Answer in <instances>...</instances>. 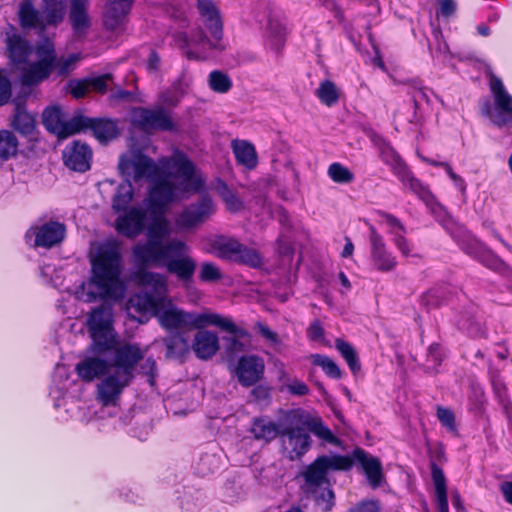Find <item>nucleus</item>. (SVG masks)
I'll use <instances>...</instances> for the list:
<instances>
[{"mask_svg":"<svg viewBox=\"0 0 512 512\" xmlns=\"http://www.w3.org/2000/svg\"><path fill=\"white\" fill-rule=\"evenodd\" d=\"M86 326L89 338L88 349L79 356L75 371L81 381L89 383L96 378V321L93 309L90 311Z\"/></svg>","mask_w":512,"mask_h":512,"instance_id":"17","label":"nucleus"},{"mask_svg":"<svg viewBox=\"0 0 512 512\" xmlns=\"http://www.w3.org/2000/svg\"><path fill=\"white\" fill-rule=\"evenodd\" d=\"M155 318L168 332L180 331V328L200 329L209 325H223L215 313L186 312L178 309L167 297L164 298V303L158 309Z\"/></svg>","mask_w":512,"mask_h":512,"instance_id":"5","label":"nucleus"},{"mask_svg":"<svg viewBox=\"0 0 512 512\" xmlns=\"http://www.w3.org/2000/svg\"><path fill=\"white\" fill-rule=\"evenodd\" d=\"M284 424H277L267 417L253 418L249 431L256 440L270 442L280 436Z\"/></svg>","mask_w":512,"mask_h":512,"instance_id":"36","label":"nucleus"},{"mask_svg":"<svg viewBox=\"0 0 512 512\" xmlns=\"http://www.w3.org/2000/svg\"><path fill=\"white\" fill-rule=\"evenodd\" d=\"M162 343L165 346V358L177 360L184 363L191 351L189 338L183 331H170L165 337L162 338Z\"/></svg>","mask_w":512,"mask_h":512,"instance_id":"29","label":"nucleus"},{"mask_svg":"<svg viewBox=\"0 0 512 512\" xmlns=\"http://www.w3.org/2000/svg\"><path fill=\"white\" fill-rule=\"evenodd\" d=\"M88 1L87 0H72L70 8V21L73 28L81 32L87 28L89 19L87 15Z\"/></svg>","mask_w":512,"mask_h":512,"instance_id":"46","label":"nucleus"},{"mask_svg":"<svg viewBox=\"0 0 512 512\" xmlns=\"http://www.w3.org/2000/svg\"><path fill=\"white\" fill-rule=\"evenodd\" d=\"M86 127V121L81 116H75L70 119L64 118L59 126V131L54 134L61 139L68 138L76 133L81 132Z\"/></svg>","mask_w":512,"mask_h":512,"instance_id":"53","label":"nucleus"},{"mask_svg":"<svg viewBox=\"0 0 512 512\" xmlns=\"http://www.w3.org/2000/svg\"><path fill=\"white\" fill-rule=\"evenodd\" d=\"M89 260L91 265L89 278L77 285L72 293L79 302L90 304L88 316L93 309L96 319V306L94 305L96 300V254L92 250L89 253Z\"/></svg>","mask_w":512,"mask_h":512,"instance_id":"28","label":"nucleus"},{"mask_svg":"<svg viewBox=\"0 0 512 512\" xmlns=\"http://www.w3.org/2000/svg\"><path fill=\"white\" fill-rule=\"evenodd\" d=\"M208 81L210 88L217 93H227L232 87L230 77L220 70L210 72Z\"/></svg>","mask_w":512,"mask_h":512,"instance_id":"60","label":"nucleus"},{"mask_svg":"<svg viewBox=\"0 0 512 512\" xmlns=\"http://www.w3.org/2000/svg\"><path fill=\"white\" fill-rule=\"evenodd\" d=\"M191 350L197 359L208 361L212 359L220 349V341L216 332L205 328L196 329Z\"/></svg>","mask_w":512,"mask_h":512,"instance_id":"24","label":"nucleus"},{"mask_svg":"<svg viewBox=\"0 0 512 512\" xmlns=\"http://www.w3.org/2000/svg\"><path fill=\"white\" fill-rule=\"evenodd\" d=\"M134 0H106L102 11V25L112 37L123 35Z\"/></svg>","mask_w":512,"mask_h":512,"instance_id":"14","label":"nucleus"},{"mask_svg":"<svg viewBox=\"0 0 512 512\" xmlns=\"http://www.w3.org/2000/svg\"><path fill=\"white\" fill-rule=\"evenodd\" d=\"M136 278L140 284L151 288L150 293H153V296L166 297L168 286L164 275L146 269H138Z\"/></svg>","mask_w":512,"mask_h":512,"instance_id":"38","label":"nucleus"},{"mask_svg":"<svg viewBox=\"0 0 512 512\" xmlns=\"http://www.w3.org/2000/svg\"><path fill=\"white\" fill-rule=\"evenodd\" d=\"M107 92H109L108 101L110 105L130 101L133 98L132 92L123 89L120 84L114 82L113 74H98V95Z\"/></svg>","mask_w":512,"mask_h":512,"instance_id":"34","label":"nucleus"},{"mask_svg":"<svg viewBox=\"0 0 512 512\" xmlns=\"http://www.w3.org/2000/svg\"><path fill=\"white\" fill-rule=\"evenodd\" d=\"M241 243L235 239L226 236H217L211 243V249L214 255L222 260L234 262V259L241 250Z\"/></svg>","mask_w":512,"mask_h":512,"instance_id":"39","label":"nucleus"},{"mask_svg":"<svg viewBox=\"0 0 512 512\" xmlns=\"http://www.w3.org/2000/svg\"><path fill=\"white\" fill-rule=\"evenodd\" d=\"M319 100L326 106H332L338 102L339 93L336 85L331 80H324L316 90Z\"/></svg>","mask_w":512,"mask_h":512,"instance_id":"56","label":"nucleus"},{"mask_svg":"<svg viewBox=\"0 0 512 512\" xmlns=\"http://www.w3.org/2000/svg\"><path fill=\"white\" fill-rule=\"evenodd\" d=\"M35 55L37 60L22 73L23 85L33 86L41 83L50 76L53 69H56L60 75L67 74L80 60V55L76 53L57 59L54 44L48 39L36 45Z\"/></svg>","mask_w":512,"mask_h":512,"instance_id":"2","label":"nucleus"},{"mask_svg":"<svg viewBox=\"0 0 512 512\" xmlns=\"http://www.w3.org/2000/svg\"><path fill=\"white\" fill-rule=\"evenodd\" d=\"M149 224L146 223L147 239L156 242L165 243L164 239L170 233L169 223L165 214H149Z\"/></svg>","mask_w":512,"mask_h":512,"instance_id":"42","label":"nucleus"},{"mask_svg":"<svg viewBox=\"0 0 512 512\" xmlns=\"http://www.w3.org/2000/svg\"><path fill=\"white\" fill-rule=\"evenodd\" d=\"M113 322L111 305H98V378L101 377V369L106 363V358L120 345V338L113 327Z\"/></svg>","mask_w":512,"mask_h":512,"instance_id":"7","label":"nucleus"},{"mask_svg":"<svg viewBox=\"0 0 512 512\" xmlns=\"http://www.w3.org/2000/svg\"><path fill=\"white\" fill-rule=\"evenodd\" d=\"M41 275L46 283L57 289H68L64 286L65 276L63 269L53 264H45L41 267Z\"/></svg>","mask_w":512,"mask_h":512,"instance_id":"54","label":"nucleus"},{"mask_svg":"<svg viewBox=\"0 0 512 512\" xmlns=\"http://www.w3.org/2000/svg\"><path fill=\"white\" fill-rule=\"evenodd\" d=\"M175 248L169 252L163 267L167 273L176 279L186 288L194 281L197 271V261L189 255V247L185 241L176 239Z\"/></svg>","mask_w":512,"mask_h":512,"instance_id":"6","label":"nucleus"},{"mask_svg":"<svg viewBox=\"0 0 512 512\" xmlns=\"http://www.w3.org/2000/svg\"><path fill=\"white\" fill-rule=\"evenodd\" d=\"M43 124L53 134L59 131V126L64 120V114L59 107L51 106L46 108L42 114Z\"/></svg>","mask_w":512,"mask_h":512,"instance_id":"58","label":"nucleus"},{"mask_svg":"<svg viewBox=\"0 0 512 512\" xmlns=\"http://www.w3.org/2000/svg\"><path fill=\"white\" fill-rule=\"evenodd\" d=\"M92 152L85 144L73 143L63 151L65 165L75 171L84 172L90 167Z\"/></svg>","mask_w":512,"mask_h":512,"instance_id":"33","label":"nucleus"},{"mask_svg":"<svg viewBox=\"0 0 512 512\" xmlns=\"http://www.w3.org/2000/svg\"><path fill=\"white\" fill-rule=\"evenodd\" d=\"M346 456L352 461V466L358 463L362 467L372 488H378L382 484L384 475L379 458L370 455L361 447H356L351 455Z\"/></svg>","mask_w":512,"mask_h":512,"instance_id":"22","label":"nucleus"},{"mask_svg":"<svg viewBox=\"0 0 512 512\" xmlns=\"http://www.w3.org/2000/svg\"><path fill=\"white\" fill-rule=\"evenodd\" d=\"M220 195L226 205V208L230 212L236 213V212H239L241 209H243L242 200L224 182L222 183V189L220 190Z\"/></svg>","mask_w":512,"mask_h":512,"instance_id":"63","label":"nucleus"},{"mask_svg":"<svg viewBox=\"0 0 512 512\" xmlns=\"http://www.w3.org/2000/svg\"><path fill=\"white\" fill-rule=\"evenodd\" d=\"M215 204L210 196L202 195L198 201L190 203L179 214L176 225L183 230H193L204 224L215 213Z\"/></svg>","mask_w":512,"mask_h":512,"instance_id":"16","label":"nucleus"},{"mask_svg":"<svg viewBox=\"0 0 512 512\" xmlns=\"http://www.w3.org/2000/svg\"><path fill=\"white\" fill-rule=\"evenodd\" d=\"M410 189L418 195V197L423 200L427 205H430L434 202L435 198L429 188L425 186L420 180L417 178L410 176L408 179Z\"/></svg>","mask_w":512,"mask_h":512,"instance_id":"64","label":"nucleus"},{"mask_svg":"<svg viewBox=\"0 0 512 512\" xmlns=\"http://www.w3.org/2000/svg\"><path fill=\"white\" fill-rule=\"evenodd\" d=\"M241 250L237 253L234 262L251 268H258L262 265V257L256 249L249 248L241 243Z\"/></svg>","mask_w":512,"mask_h":512,"instance_id":"55","label":"nucleus"},{"mask_svg":"<svg viewBox=\"0 0 512 512\" xmlns=\"http://www.w3.org/2000/svg\"><path fill=\"white\" fill-rule=\"evenodd\" d=\"M198 278L204 283H215L223 278V274L215 263L203 262L200 266Z\"/></svg>","mask_w":512,"mask_h":512,"instance_id":"61","label":"nucleus"},{"mask_svg":"<svg viewBox=\"0 0 512 512\" xmlns=\"http://www.w3.org/2000/svg\"><path fill=\"white\" fill-rule=\"evenodd\" d=\"M12 125L21 134L31 135L35 130V118L24 108L17 106Z\"/></svg>","mask_w":512,"mask_h":512,"instance_id":"49","label":"nucleus"},{"mask_svg":"<svg viewBox=\"0 0 512 512\" xmlns=\"http://www.w3.org/2000/svg\"><path fill=\"white\" fill-rule=\"evenodd\" d=\"M286 30L277 19L269 18L267 23V45L279 53L285 44Z\"/></svg>","mask_w":512,"mask_h":512,"instance_id":"43","label":"nucleus"},{"mask_svg":"<svg viewBox=\"0 0 512 512\" xmlns=\"http://www.w3.org/2000/svg\"><path fill=\"white\" fill-rule=\"evenodd\" d=\"M445 353L439 343H432L427 352L426 364L423 369L425 373H437L438 367L442 364Z\"/></svg>","mask_w":512,"mask_h":512,"instance_id":"51","label":"nucleus"},{"mask_svg":"<svg viewBox=\"0 0 512 512\" xmlns=\"http://www.w3.org/2000/svg\"><path fill=\"white\" fill-rule=\"evenodd\" d=\"M328 175L335 183L340 184H348L354 180V174L338 162L332 163L329 166Z\"/></svg>","mask_w":512,"mask_h":512,"instance_id":"62","label":"nucleus"},{"mask_svg":"<svg viewBox=\"0 0 512 512\" xmlns=\"http://www.w3.org/2000/svg\"><path fill=\"white\" fill-rule=\"evenodd\" d=\"M19 24L23 29H39L44 31L48 26L46 17L39 14L33 0H22L18 8Z\"/></svg>","mask_w":512,"mask_h":512,"instance_id":"35","label":"nucleus"},{"mask_svg":"<svg viewBox=\"0 0 512 512\" xmlns=\"http://www.w3.org/2000/svg\"><path fill=\"white\" fill-rule=\"evenodd\" d=\"M176 174L183 178L179 184L183 191H201L205 183L200 177H195V166L185 155H181L174 162Z\"/></svg>","mask_w":512,"mask_h":512,"instance_id":"30","label":"nucleus"},{"mask_svg":"<svg viewBox=\"0 0 512 512\" xmlns=\"http://www.w3.org/2000/svg\"><path fill=\"white\" fill-rule=\"evenodd\" d=\"M371 254L375 267L382 272L391 271L396 266L395 258L386 250L382 236L373 225L369 227Z\"/></svg>","mask_w":512,"mask_h":512,"instance_id":"27","label":"nucleus"},{"mask_svg":"<svg viewBox=\"0 0 512 512\" xmlns=\"http://www.w3.org/2000/svg\"><path fill=\"white\" fill-rule=\"evenodd\" d=\"M200 15L204 18V26L215 40L223 38V23L219 10L212 0H197Z\"/></svg>","mask_w":512,"mask_h":512,"instance_id":"32","label":"nucleus"},{"mask_svg":"<svg viewBox=\"0 0 512 512\" xmlns=\"http://www.w3.org/2000/svg\"><path fill=\"white\" fill-rule=\"evenodd\" d=\"M152 185L149 189L147 197V208L149 214H165L167 207L176 199L178 190H182L180 185L170 180V174L163 170V174H159L151 180Z\"/></svg>","mask_w":512,"mask_h":512,"instance_id":"10","label":"nucleus"},{"mask_svg":"<svg viewBox=\"0 0 512 512\" xmlns=\"http://www.w3.org/2000/svg\"><path fill=\"white\" fill-rule=\"evenodd\" d=\"M490 90L496 108L492 123L499 128L506 127L512 123V96L507 92L502 80L495 75L490 79Z\"/></svg>","mask_w":512,"mask_h":512,"instance_id":"21","label":"nucleus"},{"mask_svg":"<svg viewBox=\"0 0 512 512\" xmlns=\"http://www.w3.org/2000/svg\"><path fill=\"white\" fill-rule=\"evenodd\" d=\"M312 364L322 368L323 372L332 379H340L342 377V371L338 364L332 360L329 356L322 354L311 355Z\"/></svg>","mask_w":512,"mask_h":512,"instance_id":"52","label":"nucleus"},{"mask_svg":"<svg viewBox=\"0 0 512 512\" xmlns=\"http://www.w3.org/2000/svg\"><path fill=\"white\" fill-rule=\"evenodd\" d=\"M131 124L145 133L153 131L176 132L178 130L171 113L163 106L153 109L146 107L133 108Z\"/></svg>","mask_w":512,"mask_h":512,"instance_id":"8","label":"nucleus"},{"mask_svg":"<svg viewBox=\"0 0 512 512\" xmlns=\"http://www.w3.org/2000/svg\"><path fill=\"white\" fill-rule=\"evenodd\" d=\"M223 325H214L220 330L228 333L229 335L222 336V345L224 353L229 360H234L236 356L245 351V344L241 341L242 338H249L250 333L241 327H238L231 318L223 317L215 313Z\"/></svg>","mask_w":512,"mask_h":512,"instance_id":"20","label":"nucleus"},{"mask_svg":"<svg viewBox=\"0 0 512 512\" xmlns=\"http://www.w3.org/2000/svg\"><path fill=\"white\" fill-rule=\"evenodd\" d=\"M5 46L10 64L20 71L21 77L24 69L34 63L28 62V57L32 52L29 41L11 27L5 32Z\"/></svg>","mask_w":512,"mask_h":512,"instance_id":"18","label":"nucleus"},{"mask_svg":"<svg viewBox=\"0 0 512 512\" xmlns=\"http://www.w3.org/2000/svg\"><path fill=\"white\" fill-rule=\"evenodd\" d=\"M70 385V369L65 364H58L55 367L52 386L50 388V397L54 401L55 408L65 406L67 403L66 395Z\"/></svg>","mask_w":512,"mask_h":512,"instance_id":"31","label":"nucleus"},{"mask_svg":"<svg viewBox=\"0 0 512 512\" xmlns=\"http://www.w3.org/2000/svg\"><path fill=\"white\" fill-rule=\"evenodd\" d=\"M149 211L140 207H131L128 211L119 216L116 221V229L128 238H135L146 228Z\"/></svg>","mask_w":512,"mask_h":512,"instance_id":"23","label":"nucleus"},{"mask_svg":"<svg viewBox=\"0 0 512 512\" xmlns=\"http://www.w3.org/2000/svg\"><path fill=\"white\" fill-rule=\"evenodd\" d=\"M118 169L123 177L129 179L132 177L136 182L142 178L151 181L159 174H163V169L140 149H133L129 154H122L119 158Z\"/></svg>","mask_w":512,"mask_h":512,"instance_id":"9","label":"nucleus"},{"mask_svg":"<svg viewBox=\"0 0 512 512\" xmlns=\"http://www.w3.org/2000/svg\"><path fill=\"white\" fill-rule=\"evenodd\" d=\"M119 136L116 120L98 117V142L106 145Z\"/></svg>","mask_w":512,"mask_h":512,"instance_id":"50","label":"nucleus"},{"mask_svg":"<svg viewBox=\"0 0 512 512\" xmlns=\"http://www.w3.org/2000/svg\"><path fill=\"white\" fill-rule=\"evenodd\" d=\"M18 149V141L15 135L7 130L0 131V158L9 159L16 155Z\"/></svg>","mask_w":512,"mask_h":512,"instance_id":"57","label":"nucleus"},{"mask_svg":"<svg viewBox=\"0 0 512 512\" xmlns=\"http://www.w3.org/2000/svg\"><path fill=\"white\" fill-rule=\"evenodd\" d=\"M265 363L262 357L249 354L238 358L234 374L243 387H252L264 378Z\"/></svg>","mask_w":512,"mask_h":512,"instance_id":"19","label":"nucleus"},{"mask_svg":"<svg viewBox=\"0 0 512 512\" xmlns=\"http://www.w3.org/2000/svg\"><path fill=\"white\" fill-rule=\"evenodd\" d=\"M131 382L132 379L123 375L121 379L118 371L108 375L98 384V400L105 407L116 405L123 389Z\"/></svg>","mask_w":512,"mask_h":512,"instance_id":"25","label":"nucleus"},{"mask_svg":"<svg viewBox=\"0 0 512 512\" xmlns=\"http://www.w3.org/2000/svg\"><path fill=\"white\" fill-rule=\"evenodd\" d=\"M451 295V288L446 285L433 287L425 292L420 299V304L427 311L438 308L448 303L449 296Z\"/></svg>","mask_w":512,"mask_h":512,"instance_id":"41","label":"nucleus"},{"mask_svg":"<svg viewBox=\"0 0 512 512\" xmlns=\"http://www.w3.org/2000/svg\"><path fill=\"white\" fill-rule=\"evenodd\" d=\"M66 226L55 220L35 222L26 232L25 239L33 247L52 248L63 242Z\"/></svg>","mask_w":512,"mask_h":512,"instance_id":"13","label":"nucleus"},{"mask_svg":"<svg viewBox=\"0 0 512 512\" xmlns=\"http://www.w3.org/2000/svg\"><path fill=\"white\" fill-rule=\"evenodd\" d=\"M121 256L115 248L103 250L98 246V300L111 305L122 300L126 284L120 278Z\"/></svg>","mask_w":512,"mask_h":512,"instance_id":"4","label":"nucleus"},{"mask_svg":"<svg viewBox=\"0 0 512 512\" xmlns=\"http://www.w3.org/2000/svg\"><path fill=\"white\" fill-rule=\"evenodd\" d=\"M352 461L344 455H320L301 472L304 480L302 489L323 512H329L335 505V494L328 477L330 472L349 471Z\"/></svg>","mask_w":512,"mask_h":512,"instance_id":"1","label":"nucleus"},{"mask_svg":"<svg viewBox=\"0 0 512 512\" xmlns=\"http://www.w3.org/2000/svg\"><path fill=\"white\" fill-rule=\"evenodd\" d=\"M430 468L438 512H448L447 485L444 472L434 461L431 462Z\"/></svg>","mask_w":512,"mask_h":512,"instance_id":"37","label":"nucleus"},{"mask_svg":"<svg viewBox=\"0 0 512 512\" xmlns=\"http://www.w3.org/2000/svg\"><path fill=\"white\" fill-rule=\"evenodd\" d=\"M134 196V188L131 183V180L127 177H124L123 183H121L117 192L113 197L112 207L115 211H125L132 201Z\"/></svg>","mask_w":512,"mask_h":512,"instance_id":"47","label":"nucleus"},{"mask_svg":"<svg viewBox=\"0 0 512 512\" xmlns=\"http://www.w3.org/2000/svg\"><path fill=\"white\" fill-rule=\"evenodd\" d=\"M307 430L332 445H339L340 439L319 419L307 422Z\"/></svg>","mask_w":512,"mask_h":512,"instance_id":"59","label":"nucleus"},{"mask_svg":"<svg viewBox=\"0 0 512 512\" xmlns=\"http://www.w3.org/2000/svg\"><path fill=\"white\" fill-rule=\"evenodd\" d=\"M439 223L466 255L498 273L508 275L511 272L509 266L501 258L485 247L453 218L445 216L439 220Z\"/></svg>","mask_w":512,"mask_h":512,"instance_id":"3","label":"nucleus"},{"mask_svg":"<svg viewBox=\"0 0 512 512\" xmlns=\"http://www.w3.org/2000/svg\"><path fill=\"white\" fill-rule=\"evenodd\" d=\"M43 14L46 17V23L57 26L63 20L66 12L64 0H42Z\"/></svg>","mask_w":512,"mask_h":512,"instance_id":"45","label":"nucleus"},{"mask_svg":"<svg viewBox=\"0 0 512 512\" xmlns=\"http://www.w3.org/2000/svg\"><path fill=\"white\" fill-rule=\"evenodd\" d=\"M164 298L161 296H153V293L148 291L139 292L129 299L130 308L134 309L140 316L136 318L140 324H145L149 321L150 317H155L157 311L164 303Z\"/></svg>","mask_w":512,"mask_h":512,"instance_id":"26","label":"nucleus"},{"mask_svg":"<svg viewBox=\"0 0 512 512\" xmlns=\"http://www.w3.org/2000/svg\"><path fill=\"white\" fill-rule=\"evenodd\" d=\"M335 348L345 359L351 372L356 375L361 370V364L355 348L342 338L335 340Z\"/></svg>","mask_w":512,"mask_h":512,"instance_id":"48","label":"nucleus"},{"mask_svg":"<svg viewBox=\"0 0 512 512\" xmlns=\"http://www.w3.org/2000/svg\"><path fill=\"white\" fill-rule=\"evenodd\" d=\"M176 239H170L165 243L154 240H146L144 243H138L133 248V255L139 269H146L148 266L163 267L169 254L174 250Z\"/></svg>","mask_w":512,"mask_h":512,"instance_id":"15","label":"nucleus"},{"mask_svg":"<svg viewBox=\"0 0 512 512\" xmlns=\"http://www.w3.org/2000/svg\"><path fill=\"white\" fill-rule=\"evenodd\" d=\"M233 153L238 164L252 170L257 166L258 158L255 147L245 140H234Z\"/></svg>","mask_w":512,"mask_h":512,"instance_id":"40","label":"nucleus"},{"mask_svg":"<svg viewBox=\"0 0 512 512\" xmlns=\"http://www.w3.org/2000/svg\"><path fill=\"white\" fill-rule=\"evenodd\" d=\"M279 438L282 454L290 461L300 460L312 445L307 428L293 423L283 425Z\"/></svg>","mask_w":512,"mask_h":512,"instance_id":"12","label":"nucleus"},{"mask_svg":"<svg viewBox=\"0 0 512 512\" xmlns=\"http://www.w3.org/2000/svg\"><path fill=\"white\" fill-rule=\"evenodd\" d=\"M222 40H215L212 36L209 38L202 27H196L191 30L189 35H185V42L187 45H193L196 47L214 49L222 51L225 46L221 42Z\"/></svg>","mask_w":512,"mask_h":512,"instance_id":"44","label":"nucleus"},{"mask_svg":"<svg viewBox=\"0 0 512 512\" xmlns=\"http://www.w3.org/2000/svg\"><path fill=\"white\" fill-rule=\"evenodd\" d=\"M144 352L136 343L119 345L108 357L101 369V376L109 373L112 368L121 370L122 375L133 380L136 365L143 360Z\"/></svg>","mask_w":512,"mask_h":512,"instance_id":"11","label":"nucleus"}]
</instances>
